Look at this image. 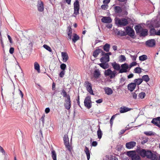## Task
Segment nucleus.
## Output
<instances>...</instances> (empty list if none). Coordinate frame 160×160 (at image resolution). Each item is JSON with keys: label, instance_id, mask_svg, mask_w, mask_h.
<instances>
[{"label": "nucleus", "instance_id": "1", "mask_svg": "<svg viewBox=\"0 0 160 160\" xmlns=\"http://www.w3.org/2000/svg\"><path fill=\"white\" fill-rule=\"evenodd\" d=\"M137 152L139 153L140 156L143 158L146 157L148 159L151 160H158V157L156 154L153 153L150 150L145 149H137Z\"/></svg>", "mask_w": 160, "mask_h": 160}, {"label": "nucleus", "instance_id": "2", "mask_svg": "<svg viewBox=\"0 0 160 160\" xmlns=\"http://www.w3.org/2000/svg\"><path fill=\"white\" fill-rule=\"evenodd\" d=\"M136 33L140 37H145L148 34V30L146 28H143L141 26L136 25L134 27Z\"/></svg>", "mask_w": 160, "mask_h": 160}, {"label": "nucleus", "instance_id": "3", "mask_svg": "<svg viewBox=\"0 0 160 160\" xmlns=\"http://www.w3.org/2000/svg\"><path fill=\"white\" fill-rule=\"evenodd\" d=\"M115 23L119 26H125L128 23L127 20L125 18L115 19Z\"/></svg>", "mask_w": 160, "mask_h": 160}, {"label": "nucleus", "instance_id": "4", "mask_svg": "<svg viewBox=\"0 0 160 160\" xmlns=\"http://www.w3.org/2000/svg\"><path fill=\"white\" fill-rule=\"evenodd\" d=\"M73 5L74 12L72 16L75 17L79 13L80 5L79 1L78 0H75V2L73 3Z\"/></svg>", "mask_w": 160, "mask_h": 160}, {"label": "nucleus", "instance_id": "5", "mask_svg": "<svg viewBox=\"0 0 160 160\" xmlns=\"http://www.w3.org/2000/svg\"><path fill=\"white\" fill-rule=\"evenodd\" d=\"M125 31L126 35H128L132 38H134V37L135 35V32L132 28L130 26H127L126 28Z\"/></svg>", "mask_w": 160, "mask_h": 160}, {"label": "nucleus", "instance_id": "6", "mask_svg": "<svg viewBox=\"0 0 160 160\" xmlns=\"http://www.w3.org/2000/svg\"><path fill=\"white\" fill-rule=\"evenodd\" d=\"M84 104L85 107L88 109H90L92 107L91 98L90 96L86 97L84 101Z\"/></svg>", "mask_w": 160, "mask_h": 160}, {"label": "nucleus", "instance_id": "7", "mask_svg": "<svg viewBox=\"0 0 160 160\" xmlns=\"http://www.w3.org/2000/svg\"><path fill=\"white\" fill-rule=\"evenodd\" d=\"M84 86L87 91L90 94L94 95L92 89V86L91 83L88 81H85L84 82Z\"/></svg>", "mask_w": 160, "mask_h": 160}, {"label": "nucleus", "instance_id": "8", "mask_svg": "<svg viewBox=\"0 0 160 160\" xmlns=\"http://www.w3.org/2000/svg\"><path fill=\"white\" fill-rule=\"evenodd\" d=\"M120 67L121 68H120V71L119 72V73L127 72V69L129 68L128 65L126 63L122 64Z\"/></svg>", "mask_w": 160, "mask_h": 160}, {"label": "nucleus", "instance_id": "9", "mask_svg": "<svg viewBox=\"0 0 160 160\" xmlns=\"http://www.w3.org/2000/svg\"><path fill=\"white\" fill-rule=\"evenodd\" d=\"M63 140L64 145L68 150L71 151V147L70 146L68 136L67 135H65L63 137Z\"/></svg>", "mask_w": 160, "mask_h": 160}, {"label": "nucleus", "instance_id": "10", "mask_svg": "<svg viewBox=\"0 0 160 160\" xmlns=\"http://www.w3.org/2000/svg\"><path fill=\"white\" fill-rule=\"evenodd\" d=\"M101 56H102L100 59V61L101 62H108L110 61V58H108L107 56L104 53V52L102 51Z\"/></svg>", "mask_w": 160, "mask_h": 160}, {"label": "nucleus", "instance_id": "11", "mask_svg": "<svg viewBox=\"0 0 160 160\" xmlns=\"http://www.w3.org/2000/svg\"><path fill=\"white\" fill-rule=\"evenodd\" d=\"M66 103L64 104L65 108L67 110L70 109L71 106V101L69 95H68V97L65 100Z\"/></svg>", "mask_w": 160, "mask_h": 160}, {"label": "nucleus", "instance_id": "12", "mask_svg": "<svg viewBox=\"0 0 160 160\" xmlns=\"http://www.w3.org/2000/svg\"><path fill=\"white\" fill-rule=\"evenodd\" d=\"M38 10L39 12H42L44 10V4L43 2L39 0L38 1L37 4Z\"/></svg>", "mask_w": 160, "mask_h": 160}, {"label": "nucleus", "instance_id": "13", "mask_svg": "<svg viewBox=\"0 0 160 160\" xmlns=\"http://www.w3.org/2000/svg\"><path fill=\"white\" fill-rule=\"evenodd\" d=\"M145 44L148 47H152L155 45V41L154 39H149L146 41Z\"/></svg>", "mask_w": 160, "mask_h": 160}, {"label": "nucleus", "instance_id": "14", "mask_svg": "<svg viewBox=\"0 0 160 160\" xmlns=\"http://www.w3.org/2000/svg\"><path fill=\"white\" fill-rule=\"evenodd\" d=\"M151 123L160 128V117L153 118Z\"/></svg>", "mask_w": 160, "mask_h": 160}, {"label": "nucleus", "instance_id": "15", "mask_svg": "<svg viewBox=\"0 0 160 160\" xmlns=\"http://www.w3.org/2000/svg\"><path fill=\"white\" fill-rule=\"evenodd\" d=\"M136 143L134 141H131L126 143V147L128 149H130L133 148L136 145Z\"/></svg>", "mask_w": 160, "mask_h": 160}, {"label": "nucleus", "instance_id": "16", "mask_svg": "<svg viewBox=\"0 0 160 160\" xmlns=\"http://www.w3.org/2000/svg\"><path fill=\"white\" fill-rule=\"evenodd\" d=\"M136 84L134 82H131L128 85V89L131 92H132L136 87Z\"/></svg>", "mask_w": 160, "mask_h": 160}, {"label": "nucleus", "instance_id": "17", "mask_svg": "<svg viewBox=\"0 0 160 160\" xmlns=\"http://www.w3.org/2000/svg\"><path fill=\"white\" fill-rule=\"evenodd\" d=\"M101 21L105 23H110L112 22V19L109 17H104L101 19Z\"/></svg>", "mask_w": 160, "mask_h": 160}, {"label": "nucleus", "instance_id": "18", "mask_svg": "<svg viewBox=\"0 0 160 160\" xmlns=\"http://www.w3.org/2000/svg\"><path fill=\"white\" fill-rule=\"evenodd\" d=\"M132 109V108H129L126 106H123L120 108L119 112L120 113H124L129 111Z\"/></svg>", "mask_w": 160, "mask_h": 160}, {"label": "nucleus", "instance_id": "19", "mask_svg": "<svg viewBox=\"0 0 160 160\" xmlns=\"http://www.w3.org/2000/svg\"><path fill=\"white\" fill-rule=\"evenodd\" d=\"M61 55L63 61L64 62H66L69 58L68 53L65 52H62Z\"/></svg>", "mask_w": 160, "mask_h": 160}, {"label": "nucleus", "instance_id": "20", "mask_svg": "<svg viewBox=\"0 0 160 160\" xmlns=\"http://www.w3.org/2000/svg\"><path fill=\"white\" fill-rule=\"evenodd\" d=\"M112 66L115 70L120 71L121 67L119 64L114 62L112 63Z\"/></svg>", "mask_w": 160, "mask_h": 160}, {"label": "nucleus", "instance_id": "21", "mask_svg": "<svg viewBox=\"0 0 160 160\" xmlns=\"http://www.w3.org/2000/svg\"><path fill=\"white\" fill-rule=\"evenodd\" d=\"M115 13L116 14L121 13L122 12V8L120 6H116L113 8Z\"/></svg>", "mask_w": 160, "mask_h": 160}, {"label": "nucleus", "instance_id": "22", "mask_svg": "<svg viewBox=\"0 0 160 160\" xmlns=\"http://www.w3.org/2000/svg\"><path fill=\"white\" fill-rule=\"evenodd\" d=\"M102 51H103L100 49L98 48L96 49L94 51L93 53V56L94 58H96L98 57L99 53L101 52V55H102Z\"/></svg>", "mask_w": 160, "mask_h": 160}, {"label": "nucleus", "instance_id": "23", "mask_svg": "<svg viewBox=\"0 0 160 160\" xmlns=\"http://www.w3.org/2000/svg\"><path fill=\"white\" fill-rule=\"evenodd\" d=\"M101 75L100 72L98 69H96L93 72V76L96 79H98Z\"/></svg>", "mask_w": 160, "mask_h": 160}, {"label": "nucleus", "instance_id": "24", "mask_svg": "<svg viewBox=\"0 0 160 160\" xmlns=\"http://www.w3.org/2000/svg\"><path fill=\"white\" fill-rule=\"evenodd\" d=\"M101 63H99L98 65L102 68L104 69H107L109 68V65L107 62H101Z\"/></svg>", "mask_w": 160, "mask_h": 160}, {"label": "nucleus", "instance_id": "25", "mask_svg": "<svg viewBox=\"0 0 160 160\" xmlns=\"http://www.w3.org/2000/svg\"><path fill=\"white\" fill-rule=\"evenodd\" d=\"M136 154L135 151H130L127 152V155L132 158Z\"/></svg>", "mask_w": 160, "mask_h": 160}, {"label": "nucleus", "instance_id": "26", "mask_svg": "<svg viewBox=\"0 0 160 160\" xmlns=\"http://www.w3.org/2000/svg\"><path fill=\"white\" fill-rule=\"evenodd\" d=\"M84 152L86 154L87 160H89L90 158V152L88 148L86 146L85 147V148L84 150Z\"/></svg>", "mask_w": 160, "mask_h": 160}, {"label": "nucleus", "instance_id": "27", "mask_svg": "<svg viewBox=\"0 0 160 160\" xmlns=\"http://www.w3.org/2000/svg\"><path fill=\"white\" fill-rule=\"evenodd\" d=\"M105 93L108 95H110L113 93L112 90L109 87H107L104 89Z\"/></svg>", "mask_w": 160, "mask_h": 160}, {"label": "nucleus", "instance_id": "28", "mask_svg": "<svg viewBox=\"0 0 160 160\" xmlns=\"http://www.w3.org/2000/svg\"><path fill=\"white\" fill-rule=\"evenodd\" d=\"M79 36L76 33L73 34V37L72 38V40L73 42L75 43L76 41L79 39Z\"/></svg>", "mask_w": 160, "mask_h": 160}, {"label": "nucleus", "instance_id": "29", "mask_svg": "<svg viewBox=\"0 0 160 160\" xmlns=\"http://www.w3.org/2000/svg\"><path fill=\"white\" fill-rule=\"evenodd\" d=\"M157 32H156V30L154 28L151 29L149 30L150 35V36H154L155 35H157Z\"/></svg>", "mask_w": 160, "mask_h": 160}, {"label": "nucleus", "instance_id": "30", "mask_svg": "<svg viewBox=\"0 0 160 160\" xmlns=\"http://www.w3.org/2000/svg\"><path fill=\"white\" fill-rule=\"evenodd\" d=\"M110 45L108 43H106L103 46V49L104 51L107 52H109L110 48Z\"/></svg>", "mask_w": 160, "mask_h": 160}, {"label": "nucleus", "instance_id": "31", "mask_svg": "<svg viewBox=\"0 0 160 160\" xmlns=\"http://www.w3.org/2000/svg\"><path fill=\"white\" fill-rule=\"evenodd\" d=\"M98 130L97 131V135L98 137V138L100 139L102 136V131L101 130V129L100 128V126L99 125H98Z\"/></svg>", "mask_w": 160, "mask_h": 160}, {"label": "nucleus", "instance_id": "32", "mask_svg": "<svg viewBox=\"0 0 160 160\" xmlns=\"http://www.w3.org/2000/svg\"><path fill=\"white\" fill-rule=\"evenodd\" d=\"M134 83H136V86L137 85H139L140 84H141L142 82V79H141V78H138V79H136L134 80Z\"/></svg>", "mask_w": 160, "mask_h": 160}, {"label": "nucleus", "instance_id": "33", "mask_svg": "<svg viewBox=\"0 0 160 160\" xmlns=\"http://www.w3.org/2000/svg\"><path fill=\"white\" fill-rule=\"evenodd\" d=\"M116 33L118 35L120 36H123L127 35L126 31L125 32L123 31H118Z\"/></svg>", "mask_w": 160, "mask_h": 160}, {"label": "nucleus", "instance_id": "34", "mask_svg": "<svg viewBox=\"0 0 160 160\" xmlns=\"http://www.w3.org/2000/svg\"><path fill=\"white\" fill-rule=\"evenodd\" d=\"M52 157L53 160H57V155L55 151L52 149L51 151Z\"/></svg>", "mask_w": 160, "mask_h": 160}, {"label": "nucleus", "instance_id": "35", "mask_svg": "<svg viewBox=\"0 0 160 160\" xmlns=\"http://www.w3.org/2000/svg\"><path fill=\"white\" fill-rule=\"evenodd\" d=\"M35 69L39 73L40 72V66L37 62H35L34 64Z\"/></svg>", "mask_w": 160, "mask_h": 160}, {"label": "nucleus", "instance_id": "36", "mask_svg": "<svg viewBox=\"0 0 160 160\" xmlns=\"http://www.w3.org/2000/svg\"><path fill=\"white\" fill-rule=\"evenodd\" d=\"M141 79H142V81H144L146 82H148L150 80V78L147 75L142 76Z\"/></svg>", "mask_w": 160, "mask_h": 160}, {"label": "nucleus", "instance_id": "37", "mask_svg": "<svg viewBox=\"0 0 160 160\" xmlns=\"http://www.w3.org/2000/svg\"><path fill=\"white\" fill-rule=\"evenodd\" d=\"M139 60L141 61H144L148 59V57L146 55H143L139 57Z\"/></svg>", "mask_w": 160, "mask_h": 160}, {"label": "nucleus", "instance_id": "38", "mask_svg": "<svg viewBox=\"0 0 160 160\" xmlns=\"http://www.w3.org/2000/svg\"><path fill=\"white\" fill-rule=\"evenodd\" d=\"M142 69L139 67L135 68L134 70V72L137 73H140L142 72Z\"/></svg>", "mask_w": 160, "mask_h": 160}, {"label": "nucleus", "instance_id": "39", "mask_svg": "<svg viewBox=\"0 0 160 160\" xmlns=\"http://www.w3.org/2000/svg\"><path fill=\"white\" fill-rule=\"evenodd\" d=\"M111 73H112V71L110 69H108L105 71L104 74L106 76H109L111 74Z\"/></svg>", "mask_w": 160, "mask_h": 160}, {"label": "nucleus", "instance_id": "40", "mask_svg": "<svg viewBox=\"0 0 160 160\" xmlns=\"http://www.w3.org/2000/svg\"><path fill=\"white\" fill-rule=\"evenodd\" d=\"M132 160H141L140 156L136 154L131 158Z\"/></svg>", "mask_w": 160, "mask_h": 160}, {"label": "nucleus", "instance_id": "41", "mask_svg": "<svg viewBox=\"0 0 160 160\" xmlns=\"http://www.w3.org/2000/svg\"><path fill=\"white\" fill-rule=\"evenodd\" d=\"M62 92L61 93V94L64 97H66L67 98L68 97V95H69V94H67L66 92L64 90V89H63L62 91Z\"/></svg>", "mask_w": 160, "mask_h": 160}, {"label": "nucleus", "instance_id": "42", "mask_svg": "<svg viewBox=\"0 0 160 160\" xmlns=\"http://www.w3.org/2000/svg\"><path fill=\"white\" fill-rule=\"evenodd\" d=\"M108 158L109 159V160H118L117 158L112 155H111L110 156H108Z\"/></svg>", "mask_w": 160, "mask_h": 160}, {"label": "nucleus", "instance_id": "43", "mask_svg": "<svg viewBox=\"0 0 160 160\" xmlns=\"http://www.w3.org/2000/svg\"><path fill=\"white\" fill-rule=\"evenodd\" d=\"M145 93L144 92H140L138 95L139 98L143 99L144 98L145 96Z\"/></svg>", "mask_w": 160, "mask_h": 160}, {"label": "nucleus", "instance_id": "44", "mask_svg": "<svg viewBox=\"0 0 160 160\" xmlns=\"http://www.w3.org/2000/svg\"><path fill=\"white\" fill-rule=\"evenodd\" d=\"M144 133L147 136H151L154 135L155 133L152 131L146 132H144Z\"/></svg>", "mask_w": 160, "mask_h": 160}, {"label": "nucleus", "instance_id": "45", "mask_svg": "<svg viewBox=\"0 0 160 160\" xmlns=\"http://www.w3.org/2000/svg\"><path fill=\"white\" fill-rule=\"evenodd\" d=\"M14 86H12V88L10 89L9 92L10 93H12V98H14Z\"/></svg>", "mask_w": 160, "mask_h": 160}, {"label": "nucleus", "instance_id": "46", "mask_svg": "<svg viewBox=\"0 0 160 160\" xmlns=\"http://www.w3.org/2000/svg\"><path fill=\"white\" fill-rule=\"evenodd\" d=\"M0 42H1V46L2 47V48H3V49L4 48V44L3 40H2V37L1 34V32H0Z\"/></svg>", "mask_w": 160, "mask_h": 160}, {"label": "nucleus", "instance_id": "47", "mask_svg": "<svg viewBox=\"0 0 160 160\" xmlns=\"http://www.w3.org/2000/svg\"><path fill=\"white\" fill-rule=\"evenodd\" d=\"M43 47L44 48L50 52H51L52 51L51 48L47 45L44 44L43 45Z\"/></svg>", "mask_w": 160, "mask_h": 160}, {"label": "nucleus", "instance_id": "48", "mask_svg": "<svg viewBox=\"0 0 160 160\" xmlns=\"http://www.w3.org/2000/svg\"><path fill=\"white\" fill-rule=\"evenodd\" d=\"M45 117V115L44 114H43L42 116V117L41 118V119H40V121H41L42 122V126L44 127V122H45V120H44V118Z\"/></svg>", "mask_w": 160, "mask_h": 160}, {"label": "nucleus", "instance_id": "49", "mask_svg": "<svg viewBox=\"0 0 160 160\" xmlns=\"http://www.w3.org/2000/svg\"><path fill=\"white\" fill-rule=\"evenodd\" d=\"M118 114H115L114 115H113L112 117L111 118L110 121V123L111 126H112V125L113 123V120H114V119L115 118L116 116Z\"/></svg>", "mask_w": 160, "mask_h": 160}, {"label": "nucleus", "instance_id": "50", "mask_svg": "<svg viewBox=\"0 0 160 160\" xmlns=\"http://www.w3.org/2000/svg\"><path fill=\"white\" fill-rule=\"evenodd\" d=\"M60 68L62 71H64L66 68V65L64 63H62L60 65Z\"/></svg>", "mask_w": 160, "mask_h": 160}, {"label": "nucleus", "instance_id": "51", "mask_svg": "<svg viewBox=\"0 0 160 160\" xmlns=\"http://www.w3.org/2000/svg\"><path fill=\"white\" fill-rule=\"evenodd\" d=\"M3 50L4 51V53L3 55V59L5 60V62H6V60L8 59V56L5 53V51L4 50V49H3Z\"/></svg>", "mask_w": 160, "mask_h": 160}, {"label": "nucleus", "instance_id": "52", "mask_svg": "<svg viewBox=\"0 0 160 160\" xmlns=\"http://www.w3.org/2000/svg\"><path fill=\"white\" fill-rule=\"evenodd\" d=\"M68 34L72 35V28H71L70 26L68 27Z\"/></svg>", "mask_w": 160, "mask_h": 160}, {"label": "nucleus", "instance_id": "53", "mask_svg": "<svg viewBox=\"0 0 160 160\" xmlns=\"http://www.w3.org/2000/svg\"><path fill=\"white\" fill-rule=\"evenodd\" d=\"M148 138H144L142 140L141 143L142 144H143L144 143H146L148 141Z\"/></svg>", "mask_w": 160, "mask_h": 160}, {"label": "nucleus", "instance_id": "54", "mask_svg": "<svg viewBox=\"0 0 160 160\" xmlns=\"http://www.w3.org/2000/svg\"><path fill=\"white\" fill-rule=\"evenodd\" d=\"M108 6L107 5H102L101 6V8L104 10H106L108 9Z\"/></svg>", "mask_w": 160, "mask_h": 160}, {"label": "nucleus", "instance_id": "55", "mask_svg": "<svg viewBox=\"0 0 160 160\" xmlns=\"http://www.w3.org/2000/svg\"><path fill=\"white\" fill-rule=\"evenodd\" d=\"M65 73V72L64 71H62L60 73L59 76L61 78H62L63 77Z\"/></svg>", "mask_w": 160, "mask_h": 160}, {"label": "nucleus", "instance_id": "56", "mask_svg": "<svg viewBox=\"0 0 160 160\" xmlns=\"http://www.w3.org/2000/svg\"><path fill=\"white\" fill-rule=\"evenodd\" d=\"M120 60L122 61H124L126 60V58L123 55H121L120 56Z\"/></svg>", "mask_w": 160, "mask_h": 160}, {"label": "nucleus", "instance_id": "57", "mask_svg": "<svg viewBox=\"0 0 160 160\" xmlns=\"http://www.w3.org/2000/svg\"><path fill=\"white\" fill-rule=\"evenodd\" d=\"M132 94L133 98L136 99L137 98V95L135 92H133L132 93Z\"/></svg>", "mask_w": 160, "mask_h": 160}, {"label": "nucleus", "instance_id": "58", "mask_svg": "<svg viewBox=\"0 0 160 160\" xmlns=\"http://www.w3.org/2000/svg\"><path fill=\"white\" fill-rule=\"evenodd\" d=\"M127 130V129H122V130L120 132H118V134L119 135H122V134H123Z\"/></svg>", "mask_w": 160, "mask_h": 160}, {"label": "nucleus", "instance_id": "59", "mask_svg": "<svg viewBox=\"0 0 160 160\" xmlns=\"http://www.w3.org/2000/svg\"><path fill=\"white\" fill-rule=\"evenodd\" d=\"M98 143L96 141H93L91 144V146L96 147Z\"/></svg>", "mask_w": 160, "mask_h": 160}, {"label": "nucleus", "instance_id": "60", "mask_svg": "<svg viewBox=\"0 0 160 160\" xmlns=\"http://www.w3.org/2000/svg\"><path fill=\"white\" fill-rule=\"evenodd\" d=\"M7 37H8V39L9 40L10 42L12 44L13 43V42H12V39L11 37H10V35H9L7 34Z\"/></svg>", "mask_w": 160, "mask_h": 160}, {"label": "nucleus", "instance_id": "61", "mask_svg": "<svg viewBox=\"0 0 160 160\" xmlns=\"http://www.w3.org/2000/svg\"><path fill=\"white\" fill-rule=\"evenodd\" d=\"M14 49L13 47H11L9 49V53L10 54H12L13 53L14 51Z\"/></svg>", "mask_w": 160, "mask_h": 160}, {"label": "nucleus", "instance_id": "62", "mask_svg": "<svg viewBox=\"0 0 160 160\" xmlns=\"http://www.w3.org/2000/svg\"><path fill=\"white\" fill-rule=\"evenodd\" d=\"M79 99H80L79 96L78 95L77 97V99H76V100L77 102V103H78V105L79 106V107H81V106L80 105V102Z\"/></svg>", "mask_w": 160, "mask_h": 160}, {"label": "nucleus", "instance_id": "63", "mask_svg": "<svg viewBox=\"0 0 160 160\" xmlns=\"http://www.w3.org/2000/svg\"><path fill=\"white\" fill-rule=\"evenodd\" d=\"M0 151L2 153L5 155V151L4 150L3 148L1 147V146H0Z\"/></svg>", "mask_w": 160, "mask_h": 160}, {"label": "nucleus", "instance_id": "64", "mask_svg": "<svg viewBox=\"0 0 160 160\" xmlns=\"http://www.w3.org/2000/svg\"><path fill=\"white\" fill-rule=\"evenodd\" d=\"M110 1V0H104L103 1V3L104 4H108Z\"/></svg>", "mask_w": 160, "mask_h": 160}]
</instances>
